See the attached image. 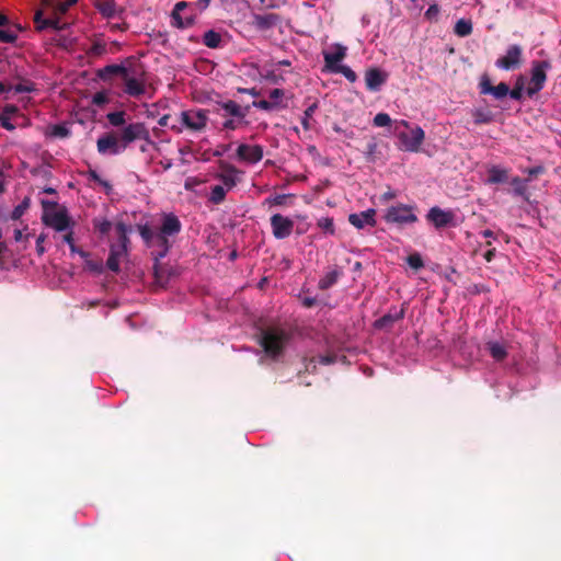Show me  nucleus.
I'll use <instances>...</instances> for the list:
<instances>
[{
  "instance_id": "58836bf2",
  "label": "nucleus",
  "mask_w": 561,
  "mask_h": 561,
  "mask_svg": "<svg viewBox=\"0 0 561 561\" xmlns=\"http://www.w3.org/2000/svg\"><path fill=\"white\" fill-rule=\"evenodd\" d=\"M333 72L342 73L351 82L356 81V78H357L356 73L348 66H344V65H341L340 67L334 68Z\"/></svg>"
},
{
  "instance_id": "2eb2a0df",
  "label": "nucleus",
  "mask_w": 561,
  "mask_h": 561,
  "mask_svg": "<svg viewBox=\"0 0 561 561\" xmlns=\"http://www.w3.org/2000/svg\"><path fill=\"white\" fill-rule=\"evenodd\" d=\"M239 171L236 167L221 162L219 164V172L216 174V179H218L222 186L232 190L238 182Z\"/></svg>"
},
{
  "instance_id": "e433bc0d",
  "label": "nucleus",
  "mask_w": 561,
  "mask_h": 561,
  "mask_svg": "<svg viewBox=\"0 0 561 561\" xmlns=\"http://www.w3.org/2000/svg\"><path fill=\"white\" fill-rule=\"evenodd\" d=\"M524 81L525 78L520 76L517 81L516 85L513 90H510L508 94L513 100H520L523 96V90H524Z\"/></svg>"
},
{
  "instance_id": "4d7b16f0",
  "label": "nucleus",
  "mask_w": 561,
  "mask_h": 561,
  "mask_svg": "<svg viewBox=\"0 0 561 561\" xmlns=\"http://www.w3.org/2000/svg\"><path fill=\"white\" fill-rule=\"evenodd\" d=\"M438 13H439V7L437 4H432L425 11V18L428 20H432V19L437 18Z\"/></svg>"
},
{
  "instance_id": "79ce46f5",
  "label": "nucleus",
  "mask_w": 561,
  "mask_h": 561,
  "mask_svg": "<svg viewBox=\"0 0 561 561\" xmlns=\"http://www.w3.org/2000/svg\"><path fill=\"white\" fill-rule=\"evenodd\" d=\"M473 118L476 124H486L490 123L492 119L489 113L483 112L481 110H477L473 112Z\"/></svg>"
},
{
  "instance_id": "473e14b6",
  "label": "nucleus",
  "mask_w": 561,
  "mask_h": 561,
  "mask_svg": "<svg viewBox=\"0 0 561 561\" xmlns=\"http://www.w3.org/2000/svg\"><path fill=\"white\" fill-rule=\"evenodd\" d=\"M317 225L324 233H328V234L335 233L334 222H333V219L330 217H322V218L318 219Z\"/></svg>"
},
{
  "instance_id": "c03bdc74",
  "label": "nucleus",
  "mask_w": 561,
  "mask_h": 561,
  "mask_svg": "<svg viewBox=\"0 0 561 561\" xmlns=\"http://www.w3.org/2000/svg\"><path fill=\"white\" fill-rule=\"evenodd\" d=\"M263 78L267 81H270L271 83H274V84H278L280 83L282 81H284V78L279 75H277L275 72V70H267L264 75H263Z\"/></svg>"
},
{
  "instance_id": "e2e57ef3",
  "label": "nucleus",
  "mask_w": 561,
  "mask_h": 561,
  "mask_svg": "<svg viewBox=\"0 0 561 561\" xmlns=\"http://www.w3.org/2000/svg\"><path fill=\"white\" fill-rule=\"evenodd\" d=\"M24 209H25V206H23V205L16 206L11 214V218L14 220L19 219L23 215Z\"/></svg>"
},
{
  "instance_id": "dca6fc26",
  "label": "nucleus",
  "mask_w": 561,
  "mask_h": 561,
  "mask_svg": "<svg viewBox=\"0 0 561 561\" xmlns=\"http://www.w3.org/2000/svg\"><path fill=\"white\" fill-rule=\"evenodd\" d=\"M427 219L436 228H444L449 225H454L455 215L451 210H444L439 207H432L427 214Z\"/></svg>"
},
{
  "instance_id": "f257e3e1",
  "label": "nucleus",
  "mask_w": 561,
  "mask_h": 561,
  "mask_svg": "<svg viewBox=\"0 0 561 561\" xmlns=\"http://www.w3.org/2000/svg\"><path fill=\"white\" fill-rule=\"evenodd\" d=\"M150 138L146 125L140 122L127 124L119 131H110L102 135L96 141L98 152L103 156H116L126 150V148L136 140H146Z\"/></svg>"
},
{
  "instance_id": "37998d69",
  "label": "nucleus",
  "mask_w": 561,
  "mask_h": 561,
  "mask_svg": "<svg viewBox=\"0 0 561 561\" xmlns=\"http://www.w3.org/2000/svg\"><path fill=\"white\" fill-rule=\"evenodd\" d=\"M50 135L59 138L69 136V129L65 125H54L50 128Z\"/></svg>"
},
{
  "instance_id": "4c0bfd02",
  "label": "nucleus",
  "mask_w": 561,
  "mask_h": 561,
  "mask_svg": "<svg viewBox=\"0 0 561 561\" xmlns=\"http://www.w3.org/2000/svg\"><path fill=\"white\" fill-rule=\"evenodd\" d=\"M490 91H491V94L495 99L500 100V99L505 98L508 94L510 88L506 83L501 82L496 87H493L492 90H490Z\"/></svg>"
},
{
  "instance_id": "39448f33",
  "label": "nucleus",
  "mask_w": 561,
  "mask_h": 561,
  "mask_svg": "<svg viewBox=\"0 0 561 561\" xmlns=\"http://www.w3.org/2000/svg\"><path fill=\"white\" fill-rule=\"evenodd\" d=\"M289 339L290 334L285 329L268 327L261 330L260 344L267 356L276 358L283 354Z\"/></svg>"
},
{
  "instance_id": "de8ad7c7",
  "label": "nucleus",
  "mask_w": 561,
  "mask_h": 561,
  "mask_svg": "<svg viewBox=\"0 0 561 561\" xmlns=\"http://www.w3.org/2000/svg\"><path fill=\"white\" fill-rule=\"evenodd\" d=\"M89 178L95 183L102 185L106 191L111 190V185L107 181L101 179V176L95 171L89 172Z\"/></svg>"
},
{
  "instance_id": "423d86ee",
  "label": "nucleus",
  "mask_w": 561,
  "mask_h": 561,
  "mask_svg": "<svg viewBox=\"0 0 561 561\" xmlns=\"http://www.w3.org/2000/svg\"><path fill=\"white\" fill-rule=\"evenodd\" d=\"M116 232L119 236V244H115L111 247V252L108 259L106 261V266L113 271L118 272L122 259L126 255L127 252V226L124 222H117L115 226Z\"/></svg>"
},
{
  "instance_id": "1a4fd4ad",
  "label": "nucleus",
  "mask_w": 561,
  "mask_h": 561,
  "mask_svg": "<svg viewBox=\"0 0 561 561\" xmlns=\"http://www.w3.org/2000/svg\"><path fill=\"white\" fill-rule=\"evenodd\" d=\"M551 68V64L548 60L534 61L531 64V78L526 92L529 96L538 93L545 85L547 80V70Z\"/></svg>"
},
{
  "instance_id": "8fccbe9b",
  "label": "nucleus",
  "mask_w": 561,
  "mask_h": 561,
  "mask_svg": "<svg viewBox=\"0 0 561 561\" xmlns=\"http://www.w3.org/2000/svg\"><path fill=\"white\" fill-rule=\"evenodd\" d=\"M105 50H106L105 44L96 42L90 48L89 54L93 55V56H100V55H103L105 53Z\"/></svg>"
},
{
  "instance_id": "f03ea898",
  "label": "nucleus",
  "mask_w": 561,
  "mask_h": 561,
  "mask_svg": "<svg viewBox=\"0 0 561 561\" xmlns=\"http://www.w3.org/2000/svg\"><path fill=\"white\" fill-rule=\"evenodd\" d=\"M181 228L182 225L178 216L172 213H163L159 226L152 228L148 225H140L138 231L148 247L159 249L157 259H162L171 247L170 238L175 237Z\"/></svg>"
},
{
  "instance_id": "2f4dec72",
  "label": "nucleus",
  "mask_w": 561,
  "mask_h": 561,
  "mask_svg": "<svg viewBox=\"0 0 561 561\" xmlns=\"http://www.w3.org/2000/svg\"><path fill=\"white\" fill-rule=\"evenodd\" d=\"M284 96H285V92L283 89H273L270 92L268 100L271 103H274L275 110L286 106L284 104Z\"/></svg>"
},
{
  "instance_id": "6e6552de",
  "label": "nucleus",
  "mask_w": 561,
  "mask_h": 561,
  "mask_svg": "<svg viewBox=\"0 0 561 561\" xmlns=\"http://www.w3.org/2000/svg\"><path fill=\"white\" fill-rule=\"evenodd\" d=\"M180 121L184 128L194 133H201L207 126L208 114L205 110H186L180 113Z\"/></svg>"
},
{
  "instance_id": "c9c22d12",
  "label": "nucleus",
  "mask_w": 561,
  "mask_h": 561,
  "mask_svg": "<svg viewBox=\"0 0 561 561\" xmlns=\"http://www.w3.org/2000/svg\"><path fill=\"white\" fill-rule=\"evenodd\" d=\"M337 273L336 272H330L324 277H322L319 282V287L321 289H328L331 287L335 282L337 280Z\"/></svg>"
},
{
  "instance_id": "680f3d73",
  "label": "nucleus",
  "mask_w": 561,
  "mask_h": 561,
  "mask_svg": "<svg viewBox=\"0 0 561 561\" xmlns=\"http://www.w3.org/2000/svg\"><path fill=\"white\" fill-rule=\"evenodd\" d=\"M202 182L197 178H187L184 183V187L186 190H193L195 186L199 185Z\"/></svg>"
},
{
  "instance_id": "3c124183",
  "label": "nucleus",
  "mask_w": 561,
  "mask_h": 561,
  "mask_svg": "<svg viewBox=\"0 0 561 561\" xmlns=\"http://www.w3.org/2000/svg\"><path fill=\"white\" fill-rule=\"evenodd\" d=\"M288 197H289V195L280 194V195H275L273 197L267 198L266 202L271 205L279 206V205H284Z\"/></svg>"
},
{
  "instance_id": "bf43d9fd",
  "label": "nucleus",
  "mask_w": 561,
  "mask_h": 561,
  "mask_svg": "<svg viewBox=\"0 0 561 561\" xmlns=\"http://www.w3.org/2000/svg\"><path fill=\"white\" fill-rule=\"evenodd\" d=\"M210 0H197L196 2H190L194 5V10H196L197 14L204 11L209 5Z\"/></svg>"
},
{
  "instance_id": "13d9d810",
  "label": "nucleus",
  "mask_w": 561,
  "mask_h": 561,
  "mask_svg": "<svg viewBox=\"0 0 561 561\" xmlns=\"http://www.w3.org/2000/svg\"><path fill=\"white\" fill-rule=\"evenodd\" d=\"M46 240V234L41 233L36 239V251L39 255L44 254L45 248L44 242Z\"/></svg>"
},
{
  "instance_id": "393cba45",
  "label": "nucleus",
  "mask_w": 561,
  "mask_h": 561,
  "mask_svg": "<svg viewBox=\"0 0 561 561\" xmlns=\"http://www.w3.org/2000/svg\"><path fill=\"white\" fill-rule=\"evenodd\" d=\"M507 179H508V172L506 169H503L499 165H492L489 169V179H488L489 183H493V184L502 183V182H505Z\"/></svg>"
},
{
  "instance_id": "5701e85b",
  "label": "nucleus",
  "mask_w": 561,
  "mask_h": 561,
  "mask_svg": "<svg viewBox=\"0 0 561 561\" xmlns=\"http://www.w3.org/2000/svg\"><path fill=\"white\" fill-rule=\"evenodd\" d=\"M403 316H404V312L401 309V310L397 311L393 314L392 313L385 314L383 317H381L378 320H376L374 325H375L376 329H388L394 322H397L398 320L402 319Z\"/></svg>"
},
{
  "instance_id": "0e129e2a",
  "label": "nucleus",
  "mask_w": 561,
  "mask_h": 561,
  "mask_svg": "<svg viewBox=\"0 0 561 561\" xmlns=\"http://www.w3.org/2000/svg\"><path fill=\"white\" fill-rule=\"evenodd\" d=\"M525 172L531 178V176H536V175L542 173L543 168L542 167L529 168V169H526Z\"/></svg>"
},
{
  "instance_id": "ddd939ff",
  "label": "nucleus",
  "mask_w": 561,
  "mask_h": 561,
  "mask_svg": "<svg viewBox=\"0 0 561 561\" xmlns=\"http://www.w3.org/2000/svg\"><path fill=\"white\" fill-rule=\"evenodd\" d=\"M44 221L56 231H68L73 226L66 210L51 211L45 215Z\"/></svg>"
},
{
  "instance_id": "c85d7f7f",
  "label": "nucleus",
  "mask_w": 561,
  "mask_h": 561,
  "mask_svg": "<svg viewBox=\"0 0 561 561\" xmlns=\"http://www.w3.org/2000/svg\"><path fill=\"white\" fill-rule=\"evenodd\" d=\"M454 32L459 37L469 36L472 33V22L466 19L458 20L455 24Z\"/></svg>"
},
{
  "instance_id": "ea45409f",
  "label": "nucleus",
  "mask_w": 561,
  "mask_h": 561,
  "mask_svg": "<svg viewBox=\"0 0 561 561\" xmlns=\"http://www.w3.org/2000/svg\"><path fill=\"white\" fill-rule=\"evenodd\" d=\"M128 71L127 68H125L122 65H110L106 66L103 70L104 73L108 75H119L122 78L125 76V73Z\"/></svg>"
},
{
  "instance_id": "603ef678",
  "label": "nucleus",
  "mask_w": 561,
  "mask_h": 561,
  "mask_svg": "<svg viewBox=\"0 0 561 561\" xmlns=\"http://www.w3.org/2000/svg\"><path fill=\"white\" fill-rule=\"evenodd\" d=\"M479 85H480V92L482 94H491V91H486V90H492L493 85L491 84V81L486 76L482 77Z\"/></svg>"
},
{
  "instance_id": "b1692460",
  "label": "nucleus",
  "mask_w": 561,
  "mask_h": 561,
  "mask_svg": "<svg viewBox=\"0 0 561 561\" xmlns=\"http://www.w3.org/2000/svg\"><path fill=\"white\" fill-rule=\"evenodd\" d=\"M21 31L19 25H7L4 28L0 27V43L11 44L18 39V34Z\"/></svg>"
},
{
  "instance_id": "72a5a7b5",
  "label": "nucleus",
  "mask_w": 561,
  "mask_h": 561,
  "mask_svg": "<svg viewBox=\"0 0 561 561\" xmlns=\"http://www.w3.org/2000/svg\"><path fill=\"white\" fill-rule=\"evenodd\" d=\"M276 21L275 15L266 14V15H257L255 18L256 25L261 28H267L272 26Z\"/></svg>"
},
{
  "instance_id": "0eeeda50",
  "label": "nucleus",
  "mask_w": 561,
  "mask_h": 561,
  "mask_svg": "<svg viewBox=\"0 0 561 561\" xmlns=\"http://www.w3.org/2000/svg\"><path fill=\"white\" fill-rule=\"evenodd\" d=\"M196 18L197 12L194 10V5L186 1L176 2L171 13L172 25L178 28L192 26Z\"/></svg>"
},
{
  "instance_id": "f704fd0d",
  "label": "nucleus",
  "mask_w": 561,
  "mask_h": 561,
  "mask_svg": "<svg viewBox=\"0 0 561 561\" xmlns=\"http://www.w3.org/2000/svg\"><path fill=\"white\" fill-rule=\"evenodd\" d=\"M511 184L513 186V191L516 195L523 196L526 193V181L515 176L512 179Z\"/></svg>"
},
{
  "instance_id": "a19ab883",
  "label": "nucleus",
  "mask_w": 561,
  "mask_h": 561,
  "mask_svg": "<svg viewBox=\"0 0 561 561\" xmlns=\"http://www.w3.org/2000/svg\"><path fill=\"white\" fill-rule=\"evenodd\" d=\"M391 124V118L387 113H378L374 117V125L376 127H386Z\"/></svg>"
},
{
  "instance_id": "f8f14e48",
  "label": "nucleus",
  "mask_w": 561,
  "mask_h": 561,
  "mask_svg": "<svg viewBox=\"0 0 561 561\" xmlns=\"http://www.w3.org/2000/svg\"><path fill=\"white\" fill-rule=\"evenodd\" d=\"M522 51L519 45H511L505 55L496 60V67L504 70L517 68L522 62Z\"/></svg>"
},
{
  "instance_id": "69168bd1",
  "label": "nucleus",
  "mask_w": 561,
  "mask_h": 561,
  "mask_svg": "<svg viewBox=\"0 0 561 561\" xmlns=\"http://www.w3.org/2000/svg\"><path fill=\"white\" fill-rule=\"evenodd\" d=\"M495 255V249H490L485 252L484 259L486 262H491Z\"/></svg>"
},
{
  "instance_id": "aec40b11",
  "label": "nucleus",
  "mask_w": 561,
  "mask_h": 561,
  "mask_svg": "<svg viewBox=\"0 0 561 561\" xmlns=\"http://www.w3.org/2000/svg\"><path fill=\"white\" fill-rule=\"evenodd\" d=\"M345 55L346 48L341 45H336L332 51L324 53L325 67L333 72L334 68L341 66L339 62L344 59Z\"/></svg>"
},
{
  "instance_id": "f3484780",
  "label": "nucleus",
  "mask_w": 561,
  "mask_h": 561,
  "mask_svg": "<svg viewBox=\"0 0 561 561\" xmlns=\"http://www.w3.org/2000/svg\"><path fill=\"white\" fill-rule=\"evenodd\" d=\"M237 156L242 161L256 163L263 158V149L259 145L251 146L242 144L237 149Z\"/></svg>"
},
{
  "instance_id": "a211bd4d",
  "label": "nucleus",
  "mask_w": 561,
  "mask_h": 561,
  "mask_svg": "<svg viewBox=\"0 0 561 561\" xmlns=\"http://www.w3.org/2000/svg\"><path fill=\"white\" fill-rule=\"evenodd\" d=\"M387 73L378 68H370L365 73V83L368 90L378 91L387 81Z\"/></svg>"
},
{
  "instance_id": "a18cd8bd",
  "label": "nucleus",
  "mask_w": 561,
  "mask_h": 561,
  "mask_svg": "<svg viewBox=\"0 0 561 561\" xmlns=\"http://www.w3.org/2000/svg\"><path fill=\"white\" fill-rule=\"evenodd\" d=\"M317 108V104H312L310 105L305 112H304V117H302V125L305 127V129H309V119L312 117L314 111Z\"/></svg>"
},
{
  "instance_id": "7ed1b4c3",
  "label": "nucleus",
  "mask_w": 561,
  "mask_h": 561,
  "mask_svg": "<svg viewBox=\"0 0 561 561\" xmlns=\"http://www.w3.org/2000/svg\"><path fill=\"white\" fill-rule=\"evenodd\" d=\"M77 0H41L42 8L34 14V23L37 31L45 28H54L62 31L68 27L69 23L62 21L61 16L67 12L69 7L75 4Z\"/></svg>"
},
{
  "instance_id": "7c9ffc66",
  "label": "nucleus",
  "mask_w": 561,
  "mask_h": 561,
  "mask_svg": "<svg viewBox=\"0 0 561 561\" xmlns=\"http://www.w3.org/2000/svg\"><path fill=\"white\" fill-rule=\"evenodd\" d=\"M221 107L230 115L238 117L239 119H244L245 113L242 107L234 101H227L221 104Z\"/></svg>"
},
{
  "instance_id": "6ab92c4d",
  "label": "nucleus",
  "mask_w": 561,
  "mask_h": 561,
  "mask_svg": "<svg viewBox=\"0 0 561 561\" xmlns=\"http://www.w3.org/2000/svg\"><path fill=\"white\" fill-rule=\"evenodd\" d=\"M375 215V209H367L358 214H351L348 221L357 229H363L366 226L374 227L376 225Z\"/></svg>"
},
{
  "instance_id": "6e6d98bb",
  "label": "nucleus",
  "mask_w": 561,
  "mask_h": 561,
  "mask_svg": "<svg viewBox=\"0 0 561 561\" xmlns=\"http://www.w3.org/2000/svg\"><path fill=\"white\" fill-rule=\"evenodd\" d=\"M111 226L112 225L108 220H101L95 222V228L103 234L110 231Z\"/></svg>"
},
{
  "instance_id": "20e7f679",
  "label": "nucleus",
  "mask_w": 561,
  "mask_h": 561,
  "mask_svg": "<svg viewBox=\"0 0 561 561\" xmlns=\"http://www.w3.org/2000/svg\"><path fill=\"white\" fill-rule=\"evenodd\" d=\"M393 134L399 140V149L408 152H419L425 139V133L420 126L403 119L396 122Z\"/></svg>"
},
{
  "instance_id": "9b49d317",
  "label": "nucleus",
  "mask_w": 561,
  "mask_h": 561,
  "mask_svg": "<svg viewBox=\"0 0 561 561\" xmlns=\"http://www.w3.org/2000/svg\"><path fill=\"white\" fill-rule=\"evenodd\" d=\"M271 227L276 239H285L291 234L294 221L280 214H275L271 217Z\"/></svg>"
},
{
  "instance_id": "c756f323",
  "label": "nucleus",
  "mask_w": 561,
  "mask_h": 561,
  "mask_svg": "<svg viewBox=\"0 0 561 561\" xmlns=\"http://www.w3.org/2000/svg\"><path fill=\"white\" fill-rule=\"evenodd\" d=\"M203 43L209 48H218L222 43L221 35L213 30L207 31L203 36Z\"/></svg>"
},
{
  "instance_id": "338daca9",
  "label": "nucleus",
  "mask_w": 561,
  "mask_h": 561,
  "mask_svg": "<svg viewBox=\"0 0 561 561\" xmlns=\"http://www.w3.org/2000/svg\"><path fill=\"white\" fill-rule=\"evenodd\" d=\"M394 197H396V193L393 191H390V190L388 192L383 193V195L381 196V198L383 201H390V199H392Z\"/></svg>"
},
{
  "instance_id": "a878e982",
  "label": "nucleus",
  "mask_w": 561,
  "mask_h": 561,
  "mask_svg": "<svg viewBox=\"0 0 561 561\" xmlns=\"http://www.w3.org/2000/svg\"><path fill=\"white\" fill-rule=\"evenodd\" d=\"M230 191V188L225 187L222 185H215L211 187L208 201L213 204H220L225 201L227 193Z\"/></svg>"
},
{
  "instance_id": "49530a36",
  "label": "nucleus",
  "mask_w": 561,
  "mask_h": 561,
  "mask_svg": "<svg viewBox=\"0 0 561 561\" xmlns=\"http://www.w3.org/2000/svg\"><path fill=\"white\" fill-rule=\"evenodd\" d=\"M408 264L414 268L419 270L423 266L422 257L419 254H411L408 256Z\"/></svg>"
},
{
  "instance_id": "5fc2aeb1",
  "label": "nucleus",
  "mask_w": 561,
  "mask_h": 561,
  "mask_svg": "<svg viewBox=\"0 0 561 561\" xmlns=\"http://www.w3.org/2000/svg\"><path fill=\"white\" fill-rule=\"evenodd\" d=\"M62 241L66 242L70 247V250L72 252L77 251L75 242H73L72 228H70L68 231H66V233L62 236Z\"/></svg>"
},
{
  "instance_id": "bb28decb",
  "label": "nucleus",
  "mask_w": 561,
  "mask_h": 561,
  "mask_svg": "<svg viewBox=\"0 0 561 561\" xmlns=\"http://www.w3.org/2000/svg\"><path fill=\"white\" fill-rule=\"evenodd\" d=\"M488 348L490 351L491 356L496 362H502L507 356V351L505 345L499 343V342H489Z\"/></svg>"
},
{
  "instance_id": "052dcab7",
  "label": "nucleus",
  "mask_w": 561,
  "mask_h": 561,
  "mask_svg": "<svg viewBox=\"0 0 561 561\" xmlns=\"http://www.w3.org/2000/svg\"><path fill=\"white\" fill-rule=\"evenodd\" d=\"M242 122H243V119H240V121L228 119L224 123V128L234 130L241 125Z\"/></svg>"
},
{
  "instance_id": "864d4df0",
  "label": "nucleus",
  "mask_w": 561,
  "mask_h": 561,
  "mask_svg": "<svg viewBox=\"0 0 561 561\" xmlns=\"http://www.w3.org/2000/svg\"><path fill=\"white\" fill-rule=\"evenodd\" d=\"M253 105L256 108H260V110H263V111H273V110H275L274 108V103H271L270 100H260V101L253 102Z\"/></svg>"
},
{
  "instance_id": "09e8293b",
  "label": "nucleus",
  "mask_w": 561,
  "mask_h": 561,
  "mask_svg": "<svg viewBox=\"0 0 561 561\" xmlns=\"http://www.w3.org/2000/svg\"><path fill=\"white\" fill-rule=\"evenodd\" d=\"M55 41L57 42V45L64 47V48H70L73 46L75 44V38L73 37H69V36H58L57 38H55Z\"/></svg>"
},
{
  "instance_id": "4be33fe9",
  "label": "nucleus",
  "mask_w": 561,
  "mask_h": 561,
  "mask_svg": "<svg viewBox=\"0 0 561 561\" xmlns=\"http://www.w3.org/2000/svg\"><path fill=\"white\" fill-rule=\"evenodd\" d=\"M95 7L105 18H114L121 11L114 0H100L96 2Z\"/></svg>"
},
{
  "instance_id": "412c9836",
  "label": "nucleus",
  "mask_w": 561,
  "mask_h": 561,
  "mask_svg": "<svg viewBox=\"0 0 561 561\" xmlns=\"http://www.w3.org/2000/svg\"><path fill=\"white\" fill-rule=\"evenodd\" d=\"M19 110L15 105H5L0 113V124L7 130L15 129V126L11 123V119L18 114Z\"/></svg>"
},
{
  "instance_id": "9d476101",
  "label": "nucleus",
  "mask_w": 561,
  "mask_h": 561,
  "mask_svg": "<svg viewBox=\"0 0 561 561\" xmlns=\"http://www.w3.org/2000/svg\"><path fill=\"white\" fill-rule=\"evenodd\" d=\"M385 220L390 224L407 225L415 222L417 217L412 206L398 204L387 209Z\"/></svg>"
},
{
  "instance_id": "774afa93",
  "label": "nucleus",
  "mask_w": 561,
  "mask_h": 561,
  "mask_svg": "<svg viewBox=\"0 0 561 561\" xmlns=\"http://www.w3.org/2000/svg\"><path fill=\"white\" fill-rule=\"evenodd\" d=\"M14 240L16 242H20L23 240V231L22 230H20V229L14 230Z\"/></svg>"
},
{
  "instance_id": "4468645a",
  "label": "nucleus",
  "mask_w": 561,
  "mask_h": 561,
  "mask_svg": "<svg viewBox=\"0 0 561 561\" xmlns=\"http://www.w3.org/2000/svg\"><path fill=\"white\" fill-rule=\"evenodd\" d=\"M125 84V93L129 96H140L146 91L145 80L141 76H133L129 71L122 78Z\"/></svg>"
},
{
  "instance_id": "cd10ccee",
  "label": "nucleus",
  "mask_w": 561,
  "mask_h": 561,
  "mask_svg": "<svg viewBox=\"0 0 561 561\" xmlns=\"http://www.w3.org/2000/svg\"><path fill=\"white\" fill-rule=\"evenodd\" d=\"M106 118L113 127H125L127 122V114L125 111H116L107 113Z\"/></svg>"
}]
</instances>
